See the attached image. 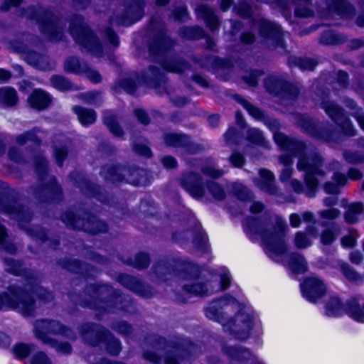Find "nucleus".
<instances>
[{
    "mask_svg": "<svg viewBox=\"0 0 364 364\" xmlns=\"http://www.w3.org/2000/svg\"><path fill=\"white\" fill-rule=\"evenodd\" d=\"M234 195L242 201L252 200L254 198L253 193L245 186L241 183H234L232 186Z\"/></svg>",
    "mask_w": 364,
    "mask_h": 364,
    "instance_id": "nucleus-61",
    "label": "nucleus"
},
{
    "mask_svg": "<svg viewBox=\"0 0 364 364\" xmlns=\"http://www.w3.org/2000/svg\"><path fill=\"white\" fill-rule=\"evenodd\" d=\"M3 262L5 265L6 272L15 276L24 277L27 282V284H28L31 280L36 281L38 279V272L31 269L23 268V260L4 257L3 258Z\"/></svg>",
    "mask_w": 364,
    "mask_h": 364,
    "instance_id": "nucleus-30",
    "label": "nucleus"
},
{
    "mask_svg": "<svg viewBox=\"0 0 364 364\" xmlns=\"http://www.w3.org/2000/svg\"><path fill=\"white\" fill-rule=\"evenodd\" d=\"M233 99L240 103L248 113L255 119L262 122L273 133L275 143L284 151L292 153L299 157L296 164L298 171L306 170L307 183H311V173L319 171L321 159L316 148L308 147L302 141L291 138L279 132L281 124L279 122L265 114L264 111L254 106L240 95H233Z\"/></svg>",
    "mask_w": 364,
    "mask_h": 364,
    "instance_id": "nucleus-2",
    "label": "nucleus"
},
{
    "mask_svg": "<svg viewBox=\"0 0 364 364\" xmlns=\"http://www.w3.org/2000/svg\"><path fill=\"white\" fill-rule=\"evenodd\" d=\"M345 161L350 164H360L364 163V154L358 151L346 150L343 152Z\"/></svg>",
    "mask_w": 364,
    "mask_h": 364,
    "instance_id": "nucleus-64",
    "label": "nucleus"
},
{
    "mask_svg": "<svg viewBox=\"0 0 364 364\" xmlns=\"http://www.w3.org/2000/svg\"><path fill=\"white\" fill-rule=\"evenodd\" d=\"M151 28L155 33L149 43V52L156 60L161 61L162 69L156 65H149L142 72L141 79L149 87L155 89L156 92L163 95L168 86L164 71L182 73L190 69L189 63L181 58L165 59L167 53L174 46V42L166 36L164 25L155 18L151 20Z\"/></svg>",
    "mask_w": 364,
    "mask_h": 364,
    "instance_id": "nucleus-1",
    "label": "nucleus"
},
{
    "mask_svg": "<svg viewBox=\"0 0 364 364\" xmlns=\"http://www.w3.org/2000/svg\"><path fill=\"white\" fill-rule=\"evenodd\" d=\"M70 178L74 186L85 196L95 198L102 203L109 202L107 192L102 187L89 181L83 173L74 171L70 173Z\"/></svg>",
    "mask_w": 364,
    "mask_h": 364,
    "instance_id": "nucleus-18",
    "label": "nucleus"
},
{
    "mask_svg": "<svg viewBox=\"0 0 364 364\" xmlns=\"http://www.w3.org/2000/svg\"><path fill=\"white\" fill-rule=\"evenodd\" d=\"M332 179L336 183V184L333 182H326L324 184V190L326 193L328 194H338L340 192L338 186H343L346 184L347 181L346 176L343 173L336 172L334 173Z\"/></svg>",
    "mask_w": 364,
    "mask_h": 364,
    "instance_id": "nucleus-53",
    "label": "nucleus"
},
{
    "mask_svg": "<svg viewBox=\"0 0 364 364\" xmlns=\"http://www.w3.org/2000/svg\"><path fill=\"white\" fill-rule=\"evenodd\" d=\"M205 187L212 196L218 200H223L225 198L224 188L218 183L213 181H208Z\"/></svg>",
    "mask_w": 364,
    "mask_h": 364,
    "instance_id": "nucleus-63",
    "label": "nucleus"
},
{
    "mask_svg": "<svg viewBox=\"0 0 364 364\" xmlns=\"http://www.w3.org/2000/svg\"><path fill=\"white\" fill-rule=\"evenodd\" d=\"M23 14L31 20H35L42 33L51 41H60L63 36V28L58 24V18L47 9L41 6H28Z\"/></svg>",
    "mask_w": 364,
    "mask_h": 364,
    "instance_id": "nucleus-12",
    "label": "nucleus"
},
{
    "mask_svg": "<svg viewBox=\"0 0 364 364\" xmlns=\"http://www.w3.org/2000/svg\"><path fill=\"white\" fill-rule=\"evenodd\" d=\"M50 81L52 86L60 91H68L74 89L73 82L63 75H53L50 77Z\"/></svg>",
    "mask_w": 364,
    "mask_h": 364,
    "instance_id": "nucleus-58",
    "label": "nucleus"
},
{
    "mask_svg": "<svg viewBox=\"0 0 364 364\" xmlns=\"http://www.w3.org/2000/svg\"><path fill=\"white\" fill-rule=\"evenodd\" d=\"M31 106L38 109H43L48 107L50 103V96L41 90H36L28 98Z\"/></svg>",
    "mask_w": 364,
    "mask_h": 364,
    "instance_id": "nucleus-45",
    "label": "nucleus"
},
{
    "mask_svg": "<svg viewBox=\"0 0 364 364\" xmlns=\"http://www.w3.org/2000/svg\"><path fill=\"white\" fill-rule=\"evenodd\" d=\"M18 102L16 91L11 87L0 88V104L6 107H12Z\"/></svg>",
    "mask_w": 364,
    "mask_h": 364,
    "instance_id": "nucleus-55",
    "label": "nucleus"
},
{
    "mask_svg": "<svg viewBox=\"0 0 364 364\" xmlns=\"http://www.w3.org/2000/svg\"><path fill=\"white\" fill-rule=\"evenodd\" d=\"M22 208L25 210H28L31 213V219L29 220L20 221L19 220H16L18 221V227L23 230L30 237L34 238L36 240H39L41 242L44 243L46 242H48V246L55 250L60 245V240L58 236H51L48 237L46 230L41 226L38 225H32L30 226L28 223L31 222L33 218V211L26 205L22 204Z\"/></svg>",
    "mask_w": 364,
    "mask_h": 364,
    "instance_id": "nucleus-23",
    "label": "nucleus"
},
{
    "mask_svg": "<svg viewBox=\"0 0 364 364\" xmlns=\"http://www.w3.org/2000/svg\"><path fill=\"white\" fill-rule=\"evenodd\" d=\"M287 62L290 67H298L304 71H312L318 64L316 58L310 57L289 56Z\"/></svg>",
    "mask_w": 364,
    "mask_h": 364,
    "instance_id": "nucleus-41",
    "label": "nucleus"
},
{
    "mask_svg": "<svg viewBox=\"0 0 364 364\" xmlns=\"http://www.w3.org/2000/svg\"><path fill=\"white\" fill-rule=\"evenodd\" d=\"M63 68L66 73L82 74L83 70L87 69V62L80 60L77 57L70 56L64 61Z\"/></svg>",
    "mask_w": 364,
    "mask_h": 364,
    "instance_id": "nucleus-47",
    "label": "nucleus"
},
{
    "mask_svg": "<svg viewBox=\"0 0 364 364\" xmlns=\"http://www.w3.org/2000/svg\"><path fill=\"white\" fill-rule=\"evenodd\" d=\"M259 177L254 179L255 185L262 191L272 196L277 193L278 188L275 185L274 173L265 168L259 170Z\"/></svg>",
    "mask_w": 364,
    "mask_h": 364,
    "instance_id": "nucleus-32",
    "label": "nucleus"
},
{
    "mask_svg": "<svg viewBox=\"0 0 364 364\" xmlns=\"http://www.w3.org/2000/svg\"><path fill=\"white\" fill-rule=\"evenodd\" d=\"M216 274L220 277L219 289L222 291L227 290L230 287L232 280L228 269L221 267L216 270Z\"/></svg>",
    "mask_w": 364,
    "mask_h": 364,
    "instance_id": "nucleus-60",
    "label": "nucleus"
},
{
    "mask_svg": "<svg viewBox=\"0 0 364 364\" xmlns=\"http://www.w3.org/2000/svg\"><path fill=\"white\" fill-rule=\"evenodd\" d=\"M36 348V346L33 343H18L13 347V353L16 358L23 360L28 358Z\"/></svg>",
    "mask_w": 364,
    "mask_h": 364,
    "instance_id": "nucleus-59",
    "label": "nucleus"
},
{
    "mask_svg": "<svg viewBox=\"0 0 364 364\" xmlns=\"http://www.w3.org/2000/svg\"><path fill=\"white\" fill-rule=\"evenodd\" d=\"M344 314L358 322L364 323V304L361 307L358 298L348 299L344 305L339 298L331 297L326 304V314L330 317H338Z\"/></svg>",
    "mask_w": 364,
    "mask_h": 364,
    "instance_id": "nucleus-14",
    "label": "nucleus"
},
{
    "mask_svg": "<svg viewBox=\"0 0 364 364\" xmlns=\"http://www.w3.org/2000/svg\"><path fill=\"white\" fill-rule=\"evenodd\" d=\"M8 292L0 293V310L6 306L22 314L24 317L35 316L36 301L23 288L10 285Z\"/></svg>",
    "mask_w": 364,
    "mask_h": 364,
    "instance_id": "nucleus-10",
    "label": "nucleus"
},
{
    "mask_svg": "<svg viewBox=\"0 0 364 364\" xmlns=\"http://www.w3.org/2000/svg\"><path fill=\"white\" fill-rule=\"evenodd\" d=\"M289 266L296 273H303L306 270L307 262L303 255L294 252L290 255Z\"/></svg>",
    "mask_w": 364,
    "mask_h": 364,
    "instance_id": "nucleus-57",
    "label": "nucleus"
},
{
    "mask_svg": "<svg viewBox=\"0 0 364 364\" xmlns=\"http://www.w3.org/2000/svg\"><path fill=\"white\" fill-rule=\"evenodd\" d=\"M346 38L341 33H337L332 30L324 31L320 37L319 42L321 44L326 46H335L344 43Z\"/></svg>",
    "mask_w": 364,
    "mask_h": 364,
    "instance_id": "nucleus-49",
    "label": "nucleus"
},
{
    "mask_svg": "<svg viewBox=\"0 0 364 364\" xmlns=\"http://www.w3.org/2000/svg\"><path fill=\"white\" fill-rule=\"evenodd\" d=\"M222 350L225 355L232 360H251V364H262L257 360L247 348L243 346L224 345L222 347Z\"/></svg>",
    "mask_w": 364,
    "mask_h": 364,
    "instance_id": "nucleus-31",
    "label": "nucleus"
},
{
    "mask_svg": "<svg viewBox=\"0 0 364 364\" xmlns=\"http://www.w3.org/2000/svg\"><path fill=\"white\" fill-rule=\"evenodd\" d=\"M264 86L268 92L282 99L295 100L299 95L296 85L277 76L267 77Z\"/></svg>",
    "mask_w": 364,
    "mask_h": 364,
    "instance_id": "nucleus-22",
    "label": "nucleus"
},
{
    "mask_svg": "<svg viewBox=\"0 0 364 364\" xmlns=\"http://www.w3.org/2000/svg\"><path fill=\"white\" fill-rule=\"evenodd\" d=\"M117 281L139 296L149 299L155 294V291L149 284L143 282L134 276L127 274H119L117 276Z\"/></svg>",
    "mask_w": 364,
    "mask_h": 364,
    "instance_id": "nucleus-25",
    "label": "nucleus"
},
{
    "mask_svg": "<svg viewBox=\"0 0 364 364\" xmlns=\"http://www.w3.org/2000/svg\"><path fill=\"white\" fill-rule=\"evenodd\" d=\"M33 331L36 337L43 343L53 339L48 334L60 335L70 340L76 338V334L71 328L54 319L36 320L34 323Z\"/></svg>",
    "mask_w": 364,
    "mask_h": 364,
    "instance_id": "nucleus-15",
    "label": "nucleus"
},
{
    "mask_svg": "<svg viewBox=\"0 0 364 364\" xmlns=\"http://www.w3.org/2000/svg\"><path fill=\"white\" fill-rule=\"evenodd\" d=\"M38 183L30 187L33 197L41 203L58 202L62 200L63 192L53 176L48 173V161L41 156L34 157Z\"/></svg>",
    "mask_w": 364,
    "mask_h": 364,
    "instance_id": "nucleus-7",
    "label": "nucleus"
},
{
    "mask_svg": "<svg viewBox=\"0 0 364 364\" xmlns=\"http://www.w3.org/2000/svg\"><path fill=\"white\" fill-rule=\"evenodd\" d=\"M364 206L362 203L356 202L350 204L344 214L345 221L349 224L358 222V215L363 213Z\"/></svg>",
    "mask_w": 364,
    "mask_h": 364,
    "instance_id": "nucleus-54",
    "label": "nucleus"
},
{
    "mask_svg": "<svg viewBox=\"0 0 364 364\" xmlns=\"http://www.w3.org/2000/svg\"><path fill=\"white\" fill-rule=\"evenodd\" d=\"M304 297L311 302H316L326 293V285L318 278L309 277L301 284Z\"/></svg>",
    "mask_w": 364,
    "mask_h": 364,
    "instance_id": "nucleus-29",
    "label": "nucleus"
},
{
    "mask_svg": "<svg viewBox=\"0 0 364 364\" xmlns=\"http://www.w3.org/2000/svg\"><path fill=\"white\" fill-rule=\"evenodd\" d=\"M107 329L99 323H85L79 328V332L85 343L96 347L100 346L103 339L106 338Z\"/></svg>",
    "mask_w": 364,
    "mask_h": 364,
    "instance_id": "nucleus-27",
    "label": "nucleus"
},
{
    "mask_svg": "<svg viewBox=\"0 0 364 364\" xmlns=\"http://www.w3.org/2000/svg\"><path fill=\"white\" fill-rule=\"evenodd\" d=\"M0 212L20 221H28L31 216V213L22 208V204L14 194L5 191H0Z\"/></svg>",
    "mask_w": 364,
    "mask_h": 364,
    "instance_id": "nucleus-20",
    "label": "nucleus"
},
{
    "mask_svg": "<svg viewBox=\"0 0 364 364\" xmlns=\"http://www.w3.org/2000/svg\"><path fill=\"white\" fill-rule=\"evenodd\" d=\"M235 298L230 294L213 300L204 309L207 318L215 321L223 325L225 332L234 336L238 340H245L249 338L250 331L254 326V317L240 307L233 319H230L224 311L225 308L231 304H237Z\"/></svg>",
    "mask_w": 364,
    "mask_h": 364,
    "instance_id": "nucleus-6",
    "label": "nucleus"
},
{
    "mask_svg": "<svg viewBox=\"0 0 364 364\" xmlns=\"http://www.w3.org/2000/svg\"><path fill=\"white\" fill-rule=\"evenodd\" d=\"M260 43L270 50L285 49L282 27L275 22L262 20L258 24Z\"/></svg>",
    "mask_w": 364,
    "mask_h": 364,
    "instance_id": "nucleus-16",
    "label": "nucleus"
},
{
    "mask_svg": "<svg viewBox=\"0 0 364 364\" xmlns=\"http://www.w3.org/2000/svg\"><path fill=\"white\" fill-rule=\"evenodd\" d=\"M200 267L191 262L183 264L178 271V277L186 281L181 286L182 290L186 294L196 296H207L215 291L211 281L200 277Z\"/></svg>",
    "mask_w": 364,
    "mask_h": 364,
    "instance_id": "nucleus-8",
    "label": "nucleus"
},
{
    "mask_svg": "<svg viewBox=\"0 0 364 364\" xmlns=\"http://www.w3.org/2000/svg\"><path fill=\"white\" fill-rule=\"evenodd\" d=\"M192 236L194 248L202 253L206 252L208 250V239L200 224L196 223L192 231Z\"/></svg>",
    "mask_w": 364,
    "mask_h": 364,
    "instance_id": "nucleus-39",
    "label": "nucleus"
},
{
    "mask_svg": "<svg viewBox=\"0 0 364 364\" xmlns=\"http://www.w3.org/2000/svg\"><path fill=\"white\" fill-rule=\"evenodd\" d=\"M318 156L321 159V166H319L318 169L321 173H317L316 171H312L311 173V183H308L306 180V170H302L301 171L304 172V181L306 186V190L304 189V186L301 181L297 179H292L290 182V186L293 191L297 193L300 194L304 193L305 195L309 198H313L315 196L316 192L318 189V177L323 176L325 175V171L322 169L323 165V159L318 153Z\"/></svg>",
    "mask_w": 364,
    "mask_h": 364,
    "instance_id": "nucleus-26",
    "label": "nucleus"
},
{
    "mask_svg": "<svg viewBox=\"0 0 364 364\" xmlns=\"http://www.w3.org/2000/svg\"><path fill=\"white\" fill-rule=\"evenodd\" d=\"M73 111L77 114L80 122L83 126H88L96 121L97 114L92 109L76 105L73 107Z\"/></svg>",
    "mask_w": 364,
    "mask_h": 364,
    "instance_id": "nucleus-46",
    "label": "nucleus"
},
{
    "mask_svg": "<svg viewBox=\"0 0 364 364\" xmlns=\"http://www.w3.org/2000/svg\"><path fill=\"white\" fill-rule=\"evenodd\" d=\"M295 124L311 137L325 141H336L338 132L333 124L328 121L321 122L306 114H294Z\"/></svg>",
    "mask_w": 364,
    "mask_h": 364,
    "instance_id": "nucleus-11",
    "label": "nucleus"
},
{
    "mask_svg": "<svg viewBox=\"0 0 364 364\" xmlns=\"http://www.w3.org/2000/svg\"><path fill=\"white\" fill-rule=\"evenodd\" d=\"M40 132H41V131L39 128L34 127L31 130L24 132L18 135L16 142L20 145H23L27 141H31L36 146H39L42 142L41 138L38 135Z\"/></svg>",
    "mask_w": 364,
    "mask_h": 364,
    "instance_id": "nucleus-50",
    "label": "nucleus"
},
{
    "mask_svg": "<svg viewBox=\"0 0 364 364\" xmlns=\"http://www.w3.org/2000/svg\"><path fill=\"white\" fill-rule=\"evenodd\" d=\"M103 123L109 132L117 137L124 135V131L118 123L117 115L112 111L106 110L103 112Z\"/></svg>",
    "mask_w": 364,
    "mask_h": 364,
    "instance_id": "nucleus-43",
    "label": "nucleus"
},
{
    "mask_svg": "<svg viewBox=\"0 0 364 364\" xmlns=\"http://www.w3.org/2000/svg\"><path fill=\"white\" fill-rule=\"evenodd\" d=\"M154 274L161 280H166L168 275L174 272L173 261L162 259L158 261L152 267Z\"/></svg>",
    "mask_w": 364,
    "mask_h": 364,
    "instance_id": "nucleus-44",
    "label": "nucleus"
},
{
    "mask_svg": "<svg viewBox=\"0 0 364 364\" xmlns=\"http://www.w3.org/2000/svg\"><path fill=\"white\" fill-rule=\"evenodd\" d=\"M57 264L63 269L85 278H95L100 273V270L95 266L70 257L59 259Z\"/></svg>",
    "mask_w": 364,
    "mask_h": 364,
    "instance_id": "nucleus-24",
    "label": "nucleus"
},
{
    "mask_svg": "<svg viewBox=\"0 0 364 364\" xmlns=\"http://www.w3.org/2000/svg\"><path fill=\"white\" fill-rule=\"evenodd\" d=\"M69 32L75 41L92 55L100 57L103 53L102 44L97 36L88 27L81 15L73 16Z\"/></svg>",
    "mask_w": 364,
    "mask_h": 364,
    "instance_id": "nucleus-9",
    "label": "nucleus"
},
{
    "mask_svg": "<svg viewBox=\"0 0 364 364\" xmlns=\"http://www.w3.org/2000/svg\"><path fill=\"white\" fill-rule=\"evenodd\" d=\"M340 269L343 276L350 282H358L363 281V277L357 272L353 267L348 263L343 262L340 264Z\"/></svg>",
    "mask_w": 364,
    "mask_h": 364,
    "instance_id": "nucleus-62",
    "label": "nucleus"
},
{
    "mask_svg": "<svg viewBox=\"0 0 364 364\" xmlns=\"http://www.w3.org/2000/svg\"><path fill=\"white\" fill-rule=\"evenodd\" d=\"M178 34L183 38L196 40L204 38L205 31L199 26H183L179 29Z\"/></svg>",
    "mask_w": 364,
    "mask_h": 364,
    "instance_id": "nucleus-56",
    "label": "nucleus"
},
{
    "mask_svg": "<svg viewBox=\"0 0 364 364\" xmlns=\"http://www.w3.org/2000/svg\"><path fill=\"white\" fill-rule=\"evenodd\" d=\"M105 337L101 344L105 346V349L107 353L113 356L117 355L121 350L120 341L108 330Z\"/></svg>",
    "mask_w": 364,
    "mask_h": 364,
    "instance_id": "nucleus-51",
    "label": "nucleus"
},
{
    "mask_svg": "<svg viewBox=\"0 0 364 364\" xmlns=\"http://www.w3.org/2000/svg\"><path fill=\"white\" fill-rule=\"evenodd\" d=\"M320 106L329 118L341 128L343 134L348 136L357 135L356 129L341 106L334 101L326 100L321 102Z\"/></svg>",
    "mask_w": 364,
    "mask_h": 364,
    "instance_id": "nucleus-17",
    "label": "nucleus"
},
{
    "mask_svg": "<svg viewBox=\"0 0 364 364\" xmlns=\"http://www.w3.org/2000/svg\"><path fill=\"white\" fill-rule=\"evenodd\" d=\"M328 11L342 18H350L355 14L354 6L346 0H326Z\"/></svg>",
    "mask_w": 364,
    "mask_h": 364,
    "instance_id": "nucleus-34",
    "label": "nucleus"
},
{
    "mask_svg": "<svg viewBox=\"0 0 364 364\" xmlns=\"http://www.w3.org/2000/svg\"><path fill=\"white\" fill-rule=\"evenodd\" d=\"M61 220L70 229L82 230L93 235L107 231V223L86 212L80 217L71 210H67L61 215Z\"/></svg>",
    "mask_w": 364,
    "mask_h": 364,
    "instance_id": "nucleus-13",
    "label": "nucleus"
},
{
    "mask_svg": "<svg viewBox=\"0 0 364 364\" xmlns=\"http://www.w3.org/2000/svg\"><path fill=\"white\" fill-rule=\"evenodd\" d=\"M320 225L324 229L320 233V242L325 246L332 245L341 234V227L336 223L322 221Z\"/></svg>",
    "mask_w": 364,
    "mask_h": 364,
    "instance_id": "nucleus-35",
    "label": "nucleus"
},
{
    "mask_svg": "<svg viewBox=\"0 0 364 364\" xmlns=\"http://www.w3.org/2000/svg\"><path fill=\"white\" fill-rule=\"evenodd\" d=\"M196 11L199 17L205 21L207 26L211 31L213 32L218 28L220 24L219 19L211 8L202 4L198 6Z\"/></svg>",
    "mask_w": 364,
    "mask_h": 364,
    "instance_id": "nucleus-37",
    "label": "nucleus"
},
{
    "mask_svg": "<svg viewBox=\"0 0 364 364\" xmlns=\"http://www.w3.org/2000/svg\"><path fill=\"white\" fill-rule=\"evenodd\" d=\"M127 166L117 164H106L102 166L100 174L107 182L124 183Z\"/></svg>",
    "mask_w": 364,
    "mask_h": 364,
    "instance_id": "nucleus-33",
    "label": "nucleus"
},
{
    "mask_svg": "<svg viewBox=\"0 0 364 364\" xmlns=\"http://www.w3.org/2000/svg\"><path fill=\"white\" fill-rule=\"evenodd\" d=\"M293 156L297 157V156H294L291 152L282 154L279 156V162L284 166L279 176V180L282 183L287 182L291 177L294 171V168L291 167L294 163ZM299 159V157L298 156V159Z\"/></svg>",
    "mask_w": 364,
    "mask_h": 364,
    "instance_id": "nucleus-42",
    "label": "nucleus"
},
{
    "mask_svg": "<svg viewBox=\"0 0 364 364\" xmlns=\"http://www.w3.org/2000/svg\"><path fill=\"white\" fill-rule=\"evenodd\" d=\"M166 146L172 147L186 154H197L204 150L201 144L191 140L190 136L182 133H164L163 135Z\"/></svg>",
    "mask_w": 364,
    "mask_h": 364,
    "instance_id": "nucleus-19",
    "label": "nucleus"
},
{
    "mask_svg": "<svg viewBox=\"0 0 364 364\" xmlns=\"http://www.w3.org/2000/svg\"><path fill=\"white\" fill-rule=\"evenodd\" d=\"M125 10L119 16L110 18V23L129 26L139 21L144 14L145 2L144 0H125Z\"/></svg>",
    "mask_w": 364,
    "mask_h": 364,
    "instance_id": "nucleus-21",
    "label": "nucleus"
},
{
    "mask_svg": "<svg viewBox=\"0 0 364 364\" xmlns=\"http://www.w3.org/2000/svg\"><path fill=\"white\" fill-rule=\"evenodd\" d=\"M144 343L152 350H144L142 358L153 364L160 363L163 355L165 364H179L180 360L188 356L202 353L200 346L188 339L167 341L159 335L150 333L145 337Z\"/></svg>",
    "mask_w": 364,
    "mask_h": 364,
    "instance_id": "nucleus-4",
    "label": "nucleus"
},
{
    "mask_svg": "<svg viewBox=\"0 0 364 364\" xmlns=\"http://www.w3.org/2000/svg\"><path fill=\"white\" fill-rule=\"evenodd\" d=\"M124 183L136 186H145L146 183L145 171L137 167L127 166Z\"/></svg>",
    "mask_w": 364,
    "mask_h": 364,
    "instance_id": "nucleus-38",
    "label": "nucleus"
},
{
    "mask_svg": "<svg viewBox=\"0 0 364 364\" xmlns=\"http://www.w3.org/2000/svg\"><path fill=\"white\" fill-rule=\"evenodd\" d=\"M343 105L350 111V114L355 119L360 127L364 131V109L358 103L348 97L342 99Z\"/></svg>",
    "mask_w": 364,
    "mask_h": 364,
    "instance_id": "nucleus-40",
    "label": "nucleus"
},
{
    "mask_svg": "<svg viewBox=\"0 0 364 364\" xmlns=\"http://www.w3.org/2000/svg\"><path fill=\"white\" fill-rule=\"evenodd\" d=\"M68 296L75 305L98 310L103 314H114L118 311L129 314L137 312L136 304L129 295L107 284H89L82 293L73 290Z\"/></svg>",
    "mask_w": 364,
    "mask_h": 364,
    "instance_id": "nucleus-3",
    "label": "nucleus"
},
{
    "mask_svg": "<svg viewBox=\"0 0 364 364\" xmlns=\"http://www.w3.org/2000/svg\"><path fill=\"white\" fill-rule=\"evenodd\" d=\"M193 60L195 63L207 70H210L212 68H220L224 65V61L222 58L213 56L210 54L204 55L200 58L194 57Z\"/></svg>",
    "mask_w": 364,
    "mask_h": 364,
    "instance_id": "nucleus-48",
    "label": "nucleus"
},
{
    "mask_svg": "<svg viewBox=\"0 0 364 364\" xmlns=\"http://www.w3.org/2000/svg\"><path fill=\"white\" fill-rule=\"evenodd\" d=\"M181 186L196 199L202 198L205 193L200 175L193 171L183 173L180 178Z\"/></svg>",
    "mask_w": 364,
    "mask_h": 364,
    "instance_id": "nucleus-28",
    "label": "nucleus"
},
{
    "mask_svg": "<svg viewBox=\"0 0 364 364\" xmlns=\"http://www.w3.org/2000/svg\"><path fill=\"white\" fill-rule=\"evenodd\" d=\"M124 263L132 266L139 270L146 269L150 264L149 255L144 252H139L134 258H128Z\"/></svg>",
    "mask_w": 364,
    "mask_h": 364,
    "instance_id": "nucleus-52",
    "label": "nucleus"
},
{
    "mask_svg": "<svg viewBox=\"0 0 364 364\" xmlns=\"http://www.w3.org/2000/svg\"><path fill=\"white\" fill-rule=\"evenodd\" d=\"M286 227V223L277 216L262 215L247 218L245 230L250 237L259 235L266 253L273 259L287 252L284 240Z\"/></svg>",
    "mask_w": 364,
    "mask_h": 364,
    "instance_id": "nucleus-5",
    "label": "nucleus"
},
{
    "mask_svg": "<svg viewBox=\"0 0 364 364\" xmlns=\"http://www.w3.org/2000/svg\"><path fill=\"white\" fill-rule=\"evenodd\" d=\"M40 282L39 276L38 275V279L36 281L31 280L28 284L26 286V291L31 296V293L35 294L38 298L44 303H49L53 299V294L51 291H48L43 287L38 285ZM33 298V296H31Z\"/></svg>",
    "mask_w": 364,
    "mask_h": 364,
    "instance_id": "nucleus-36",
    "label": "nucleus"
}]
</instances>
